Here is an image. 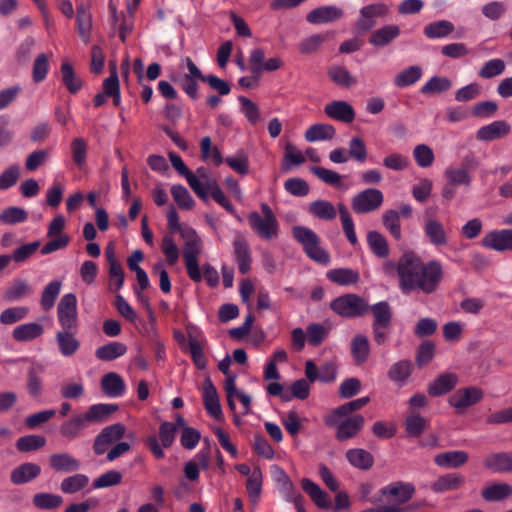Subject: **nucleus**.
Here are the masks:
<instances>
[{"mask_svg":"<svg viewBox=\"0 0 512 512\" xmlns=\"http://www.w3.org/2000/svg\"><path fill=\"white\" fill-rule=\"evenodd\" d=\"M443 266L438 260L424 261L412 251L400 256L399 288L404 295L435 293L443 279Z\"/></svg>","mask_w":512,"mask_h":512,"instance_id":"obj_1","label":"nucleus"},{"mask_svg":"<svg viewBox=\"0 0 512 512\" xmlns=\"http://www.w3.org/2000/svg\"><path fill=\"white\" fill-rule=\"evenodd\" d=\"M119 409L117 404L98 403L88 407L84 413H74L64 420L59 428L63 438L72 441L82 437L90 424L104 422Z\"/></svg>","mask_w":512,"mask_h":512,"instance_id":"obj_2","label":"nucleus"},{"mask_svg":"<svg viewBox=\"0 0 512 512\" xmlns=\"http://www.w3.org/2000/svg\"><path fill=\"white\" fill-rule=\"evenodd\" d=\"M260 209L261 213L252 211L248 214V224L259 238L272 241L279 236L280 225L278 219L267 203H262Z\"/></svg>","mask_w":512,"mask_h":512,"instance_id":"obj_3","label":"nucleus"},{"mask_svg":"<svg viewBox=\"0 0 512 512\" xmlns=\"http://www.w3.org/2000/svg\"><path fill=\"white\" fill-rule=\"evenodd\" d=\"M181 237L185 240L183 258L188 277L193 282H201L202 273L198 263V256L201 253V239L193 228L185 227L181 231Z\"/></svg>","mask_w":512,"mask_h":512,"instance_id":"obj_4","label":"nucleus"},{"mask_svg":"<svg viewBox=\"0 0 512 512\" xmlns=\"http://www.w3.org/2000/svg\"><path fill=\"white\" fill-rule=\"evenodd\" d=\"M292 236L302 245L310 259L323 265L330 262V255L320 247V237L312 229L305 226H294Z\"/></svg>","mask_w":512,"mask_h":512,"instance_id":"obj_5","label":"nucleus"},{"mask_svg":"<svg viewBox=\"0 0 512 512\" xmlns=\"http://www.w3.org/2000/svg\"><path fill=\"white\" fill-rule=\"evenodd\" d=\"M330 309L342 318L355 319L369 312V304L358 294L347 293L336 297L329 305Z\"/></svg>","mask_w":512,"mask_h":512,"instance_id":"obj_6","label":"nucleus"},{"mask_svg":"<svg viewBox=\"0 0 512 512\" xmlns=\"http://www.w3.org/2000/svg\"><path fill=\"white\" fill-rule=\"evenodd\" d=\"M389 12L390 6L384 2L363 6L359 11V18L355 23V29L359 33L368 32L375 27L377 18L386 17Z\"/></svg>","mask_w":512,"mask_h":512,"instance_id":"obj_7","label":"nucleus"},{"mask_svg":"<svg viewBox=\"0 0 512 512\" xmlns=\"http://www.w3.org/2000/svg\"><path fill=\"white\" fill-rule=\"evenodd\" d=\"M57 319L63 329H78L77 298L73 293L62 296L57 307Z\"/></svg>","mask_w":512,"mask_h":512,"instance_id":"obj_8","label":"nucleus"},{"mask_svg":"<svg viewBox=\"0 0 512 512\" xmlns=\"http://www.w3.org/2000/svg\"><path fill=\"white\" fill-rule=\"evenodd\" d=\"M383 200V193L379 189L368 188L352 198L351 206L355 213L366 214L377 210L382 205Z\"/></svg>","mask_w":512,"mask_h":512,"instance_id":"obj_9","label":"nucleus"},{"mask_svg":"<svg viewBox=\"0 0 512 512\" xmlns=\"http://www.w3.org/2000/svg\"><path fill=\"white\" fill-rule=\"evenodd\" d=\"M126 432V428L122 423H115L104 427L95 437L93 443V452L95 455H103L108 451L109 446L120 441Z\"/></svg>","mask_w":512,"mask_h":512,"instance_id":"obj_10","label":"nucleus"},{"mask_svg":"<svg viewBox=\"0 0 512 512\" xmlns=\"http://www.w3.org/2000/svg\"><path fill=\"white\" fill-rule=\"evenodd\" d=\"M483 397L484 392L482 389L470 386L458 389L449 397L448 402L456 409L457 413H461L462 410L479 403Z\"/></svg>","mask_w":512,"mask_h":512,"instance_id":"obj_11","label":"nucleus"},{"mask_svg":"<svg viewBox=\"0 0 512 512\" xmlns=\"http://www.w3.org/2000/svg\"><path fill=\"white\" fill-rule=\"evenodd\" d=\"M423 233L428 242L436 247H445L449 243V233L443 223L436 218H427L423 224Z\"/></svg>","mask_w":512,"mask_h":512,"instance_id":"obj_12","label":"nucleus"},{"mask_svg":"<svg viewBox=\"0 0 512 512\" xmlns=\"http://www.w3.org/2000/svg\"><path fill=\"white\" fill-rule=\"evenodd\" d=\"M481 245L497 252L512 251V230H492L482 238Z\"/></svg>","mask_w":512,"mask_h":512,"instance_id":"obj_13","label":"nucleus"},{"mask_svg":"<svg viewBox=\"0 0 512 512\" xmlns=\"http://www.w3.org/2000/svg\"><path fill=\"white\" fill-rule=\"evenodd\" d=\"M364 423L365 419L360 414L346 417L342 421L339 419L334 426L337 428L335 438L340 442L354 438L363 429Z\"/></svg>","mask_w":512,"mask_h":512,"instance_id":"obj_14","label":"nucleus"},{"mask_svg":"<svg viewBox=\"0 0 512 512\" xmlns=\"http://www.w3.org/2000/svg\"><path fill=\"white\" fill-rule=\"evenodd\" d=\"M233 254L238 270L245 275L251 270L252 254L250 246L241 234H237L233 240Z\"/></svg>","mask_w":512,"mask_h":512,"instance_id":"obj_15","label":"nucleus"},{"mask_svg":"<svg viewBox=\"0 0 512 512\" xmlns=\"http://www.w3.org/2000/svg\"><path fill=\"white\" fill-rule=\"evenodd\" d=\"M344 12L335 5H324L311 10L306 15V21L313 25H321L335 22L341 19Z\"/></svg>","mask_w":512,"mask_h":512,"instance_id":"obj_16","label":"nucleus"},{"mask_svg":"<svg viewBox=\"0 0 512 512\" xmlns=\"http://www.w3.org/2000/svg\"><path fill=\"white\" fill-rule=\"evenodd\" d=\"M379 492L382 496L391 497L397 504H404L413 497L415 487L412 483L397 481L382 487Z\"/></svg>","mask_w":512,"mask_h":512,"instance_id":"obj_17","label":"nucleus"},{"mask_svg":"<svg viewBox=\"0 0 512 512\" xmlns=\"http://www.w3.org/2000/svg\"><path fill=\"white\" fill-rule=\"evenodd\" d=\"M49 467L60 473H74L81 468V462L68 452L52 453L48 458Z\"/></svg>","mask_w":512,"mask_h":512,"instance_id":"obj_18","label":"nucleus"},{"mask_svg":"<svg viewBox=\"0 0 512 512\" xmlns=\"http://www.w3.org/2000/svg\"><path fill=\"white\" fill-rule=\"evenodd\" d=\"M369 401L370 398L368 396H365L344 403L335 408L334 410H332V412L324 418V422L328 427L335 426L338 423L339 419H342L344 417H350L349 415L351 413L361 409L366 404H368Z\"/></svg>","mask_w":512,"mask_h":512,"instance_id":"obj_19","label":"nucleus"},{"mask_svg":"<svg viewBox=\"0 0 512 512\" xmlns=\"http://www.w3.org/2000/svg\"><path fill=\"white\" fill-rule=\"evenodd\" d=\"M511 131L510 124L505 120H496L480 127L476 132L479 141L490 142L504 138Z\"/></svg>","mask_w":512,"mask_h":512,"instance_id":"obj_20","label":"nucleus"},{"mask_svg":"<svg viewBox=\"0 0 512 512\" xmlns=\"http://www.w3.org/2000/svg\"><path fill=\"white\" fill-rule=\"evenodd\" d=\"M78 329H63L59 330L55 335V340L59 352L64 357H71L80 348V341L76 338Z\"/></svg>","mask_w":512,"mask_h":512,"instance_id":"obj_21","label":"nucleus"},{"mask_svg":"<svg viewBox=\"0 0 512 512\" xmlns=\"http://www.w3.org/2000/svg\"><path fill=\"white\" fill-rule=\"evenodd\" d=\"M324 112L329 118L343 123H351L355 119L354 108L343 100H336L326 104Z\"/></svg>","mask_w":512,"mask_h":512,"instance_id":"obj_22","label":"nucleus"},{"mask_svg":"<svg viewBox=\"0 0 512 512\" xmlns=\"http://www.w3.org/2000/svg\"><path fill=\"white\" fill-rule=\"evenodd\" d=\"M203 403L209 415L217 420L221 419L222 409L218 393L209 377H207L203 383Z\"/></svg>","mask_w":512,"mask_h":512,"instance_id":"obj_23","label":"nucleus"},{"mask_svg":"<svg viewBox=\"0 0 512 512\" xmlns=\"http://www.w3.org/2000/svg\"><path fill=\"white\" fill-rule=\"evenodd\" d=\"M41 474V467L32 462H25L11 471L10 480L15 485H22L36 479Z\"/></svg>","mask_w":512,"mask_h":512,"instance_id":"obj_24","label":"nucleus"},{"mask_svg":"<svg viewBox=\"0 0 512 512\" xmlns=\"http://www.w3.org/2000/svg\"><path fill=\"white\" fill-rule=\"evenodd\" d=\"M458 383L455 373H443L428 385V393L432 397L442 396L451 392Z\"/></svg>","mask_w":512,"mask_h":512,"instance_id":"obj_25","label":"nucleus"},{"mask_svg":"<svg viewBox=\"0 0 512 512\" xmlns=\"http://www.w3.org/2000/svg\"><path fill=\"white\" fill-rule=\"evenodd\" d=\"M483 465L494 473L512 472V455L507 452L489 454L484 459Z\"/></svg>","mask_w":512,"mask_h":512,"instance_id":"obj_26","label":"nucleus"},{"mask_svg":"<svg viewBox=\"0 0 512 512\" xmlns=\"http://www.w3.org/2000/svg\"><path fill=\"white\" fill-rule=\"evenodd\" d=\"M301 486L318 508L330 509L332 507L329 495L318 484L308 478H303Z\"/></svg>","mask_w":512,"mask_h":512,"instance_id":"obj_27","label":"nucleus"},{"mask_svg":"<svg viewBox=\"0 0 512 512\" xmlns=\"http://www.w3.org/2000/svg\"><path fill=\"white\" fill-rule=\"evenodd\" d=\"M101 389L108 397L117 398L123 396L126 390V385L119 374L109 372L101 379Z\"/></svg>","mask_w":512,"mask_h":512,"instance_id":"obj_28","label":"nucleus"},{"mask_svg":"<svg viewBox=\"0 0 512 512\" xmlns=\"http://www.w3.org/2000/svg\"><path fill=\"white\" fill-rule=\"evenodd\" d=\"M400 27L394 24L376 29L369 37V43L376 47H385L399 37Z\"/></svg>","mask_w":512,"mask_h":512,"instance_id":"obj_29","label":"nucleus"},{"mask_svg":"<svg viewBox=\"0 0 512 512\" xmlns=\"http://www.w3.org/2000/svg\"><path fill=\"white\" fill-rule=\"evenodd\" d=\"M327 279L339 286H351L360 281V274L352 268H334L326 273Z\"/></svg>","mask_w":512,"mask_h":512,"instance_id":"obj_30","label":"nucleus"},{"mask_svg":"<svg viewBox=\"0 0 512 512\" xmlns=\"http://www.w3.org/2000/svg\"><path fill=\"white\" fill-rule=\"evenodd\" d=\"M350 351L357 365L365 363L370 355V342L368 337L363 334H356L351 340Z\"/></svg>","mask_w":512,"mask_h":512,"instance_id":"obj_31","label":"nucleus"},{"mask_svg":"<svg viewBox=\"0 0 512 512\" xmlns=\"http://www.w3.org/2000/svg\"><path fill=\"white\" fill-rule=\"evenodd\" d=\"M349 464L360 470H369L374 465L373 455L362 448H351L345 453Z\"/></svg>","mask_w":512,"mask_h":512,"instance_id":"obj_32","label":"nucleus"},{"mask_svg":"<svg viewBox=\"0 0 512 512\" xmlns=\"http://www.w3.org/2000/svg\"><path fill=\"white\" fill-rule=\"evenodd\" d=\"M468 458L467 452L456 450L437 454L434 457V462L443 468H459L468 461Z\"/></svg>","mask_w":512,"mask_h":512,"instance_id":"obj_33","label":"nucleus"},{"mask_svg":"<svg viewBox=\"0 0 512 512\" xmlns=\"http://www.w3.org/2000/svg\"><path fill=\"white\" fill-rule=\"evenodd\" d=\"M465 483V477L459 473H448L440 476L433 484L432 490L437 493L458 490Z\"/></svg>","mask_w":512,"mask_h":512,"instance_id":"obj_34","label":"nucleus"},{"mask_svg":"<svg viewBox=\"0 0 512 512\" xmlns=\"http://www.w3.org/2000/svg\"><path fill=\"white\" fill-rule=\"evenodd\" d=\"M127 350V346L124 343L112 341L99 346L95 350V357L101 361H113L125 355Z\"/></svg>","mask_w":512,"mask_h":512,"instance_id":"obj_35","label":"nucleus"},{"mask_svg":"<svg viewBox=\"0 0 512 512\" xmlns=\"http://www.w3.org/2000/svg\"><path fill=\"white\" fill-rule=\"evenodd\" d=\"M308 211L311 215L320 220L332 221L337 216L338 208L336 209L328 200L319 199L309 204Z\"/></svg>","mask_w":512,"mask_h":512,"instance_id":"obj_36","label":"nucleus"},{"mask_svg":"<svg viewBox=\"0 0 512 512\" xmlns=\"http://www.w3.org/2000/svg\"><path fill=\"white\" fill-rule=\"evenodd\" d=\"M481 495L488 502L502 501L512 496V486L507 483H493L483 488Z\"/></svg>","mask_w":512,"mask_h":512,"instance_id":"obj_37","label":"nucleus"},{"mask_svg":"<svg viewBox=\"0 0 512 512\" xmlns=\"http://www.w3.org/2000/svg\"><path fill=\"white\" fill-rule=\"evenodd\" d=\"M335 134L336 130L331 124L317 123L306 130L304 137L307 142H317L331 140Z\"/></svg>","mask_w":512,"mask_h":512,"instance_id":"obj_38","label":"nucleus"},{"mask_svg":"<svg viewBox=\"0 0 512 512\" xmlns=\"http://www.w3.org/2000/svg\"><path fill=\"white\" fill-rule=\"evenodd\" d=\"M444 178L456 187H470L473 181L472 174L467 169L459 166L447 167L444 171Z\"/></svg>","mask_w":512,"mask_h":512,"instance_id":"obj_39","label":"nucleus"},{"mask_svg":"<svg viewBox=\"0 0 512 512\" xmlns=\"http://www.w3.org/2000/svg\"><path fill=\"white\" fill-rule=\"evenodd\" d=\"M455 29L454 24L448 20H437L427 24L423 34L429 39L445 38Z\"/></svg>","mask_w":512,"mask_h":512,"instance_id":"obj_40","label":"nucleus"},{"mask_svg":"<svg viewBox=\"0 0 512 512\" xmlns=\"http://www.w3.org/2000/svg\"><path fill=\"white\" fill-rule=\"evenodd\" d=\"M43 332L44 328L42 325L31 322L17 326L13 330L12 336L18 342H26L38 338Z\"/></svg>","mask_w":512,"mask_h":512,"instance_id":"obj_41","label":"nucleus"},{"mask_svg":"<svg viewBox=\"0 0 512 512\" xmlns=\"http://www.w3.org/2000/svg\"><path fill=\"white\" fill-rule=\"evenodd\" d=\"M369 311L373 315L372 325L390 326L392 324V309L387 301H380L369 306Z\"/></svg>","mask_w":512,"mask_h":512,"instance_id":"obj_42","label":"nucleus"},{"mask_svg":"<svg viewBox=\"0 0 512 512\" xmlns=\"http://www.w3.org/2000/svg\"><path fill=\"white\" fill-rule=\"evenodd\" d=\"M367 243L372 253L378 258H387L390 248L386 238L378 231H370L367 234Z\"/></svg>","mask_w":512,"mask_h":512,"instance_id":"obj_43","label":"nucleus"},{"mask_svg":"<svg viewBox=\"0 0 512 512\" xmlns=\"http://www.w3.org/2000/svg\"><path fill=\"white\" fill-rule=\"evenodd\" d=\"M421 77V67L413 65L399 72L394 77L393 84L398 88H405L414 85Z\"/></svg>","mask_w":512,"mask_h":512,"instance_id":"obj_44","label":"nucleus"},{"mask_svg":"<svg viewBox=\"0 0 512 512\" xmlns=\"http://www.w3.org/2000/svg\"><path fill=\"white\" fill-rule=\"evenodd\" d=\"M413 371V365L409 360H400L394 363L389 371L388 377L391 381L403 385L406 383L408 378L411 376Z\"/></svg>","mask_w":512,"mask_h":512,"instance_id":"obj_45","label":"nucleus"},{"mask_svg":"<svg viewBox=\"0 0 512 512\" xmlns=\"http://www.w3.org/2000/svg\"><path fill=\"white\" fill-rule=\"evenodd\" d=\"M89 484V478L85 474H73L62 480L60 490L64 494H75L85 489Z\"/></svg>","mask_w":512,"mask_h":512,"instance_id":"obj_46","label":"nucleus"},{"mask_svg":"<svg viewBox=\"0 0 512 512\" xmlns=\"http://www.w3.org/2000/svg\"><path fill=\"white\" fill-rule=\"evenodd\" d=\"M33 505L40 510H55L63 503L62 496L52 493H36L32 498Z\"/></svg>","mask_w":512,"mask_h":512,"instance_id":"obj_47","label":"nucleus"},{"mask_svg":"<svg viewBox=\"0 0 512 512\" xmlns=\"http://www.w3.org/2000/svg\"><path fill=\"white\" fill-rule=\"evenodd\" d=\"M61 81L71 94H76L82 88V81L76 76L72 65L64 62L61 65Z\"/></svg>","mask_w":512,"mask_h":512,"instance_id":"obj_48","label":"nucleus"},{"mask_svg":"<svg viewBox=\"0 0 512 512\" xmlns=\"http://www.w3.org/2000/svg\"><path fill=\"white\" fill-rule=\"evenodd\" d=\"M206 188L209 190V194L215 202H217L221 207H223L228 213L236 216L237 219L240 220V218L237 216V213L233 205L226 198L225 194L221 190L216 180H207Z\"/></svg>","mask_w":512,"mask_h":512,"instance_id":"obj_49","label":"nucleus"},{"mask_svg":"<svg viewBox=\"0 0 512 512\" xmlns=\"http://www.w3.org/2000/svg\"><path fill=\"white\" fill-rule=\"evenodd\" d=\"M383 226L387 229L390 235L395 240H400L402 237L401 224L399 213L397 210L389 209L383 213L382 216Z\"/></svg>","mask_w":512,"mask_h":512,"instance_id":"obj_50","label":"nucleus"},{"mask_svg":"<svg viewBox=\"0 0 512 512\" xmlns=\"http://www.w3.org/2000/svg\"><path fill=\"white\" fill-rule=\"evenodd\" d=\"M61 285V281L54 280L45 286L40 300L41 307L44 311H49L53 308L60 293Z\"/></svg>","mask_w":512,"mask_h":512,"instance_id":"obj_51","label":"nucleus"},{"mask_svg":"<svg viewBox=\"0 0 512 512\" xmlns=\"http://www.w3.org/2000/svg\"><path fill=\"white\" fill-rule=\"evenodd\" d=\"M338 212L340 215V220L342 223L343 231L347 240L352 244L356 245L358 242L354 222L352 217L347 209V207L343 203L338 204Z\"/></svg>","mask_w":512,"mask_h":512,"instance_id":"obj_52","label":"nucleus"},{"mask_svg":"<svg viewBox=\"0 0 512 512\" xmlns=\"http://www.w3.org/2000/svg\"><path fill=\"white\" fill-rule=\"evenodd\" d=\"M71 156L75 165L81 169L86 164L88 144L81 137L74 138L70 144Z\"/></svg>","mask_w":512,"mask_h":512,"instance_id":"obj_53","label":"nucleus"},{"mask_svg":"<svg viewBox=\"0 0 512 512\" xmlns=\"http://www.w3.org/2000/svg\"><path fill=\"white\" fill-rule=\"evenodd\" d=\"M201 157L203 160L211 159L215 166H220L225 162L221 152L217 147H212V140L209 136H205L200 141Z\"/></svg>","mask_w":512,"mask_h":512,"instance_id":"obj_54","label":"nucleus"},{"mask_svg":"<svg viewBox=\"0 0 512 512\" xmlns=\"http://www.w3.org/2000/svg\"><path fill=\"white\" fill-rule=\"evenodd\" d=\"M330 328L320 323H311L306 327V335L308 343L317 347L323 343L328 337Z\"/></svg>","mask_w":512,"mask_h":512,"instance_id":"obj_55","label":"nucleus"},{"mask_svg":"<svg viewBox=\"0 0 512 512\" xmlns=\"http://www.w3.org/2000/svg\"><path fill=\"white\" fill-rule=\"evenodd\" d=\"M28 219V212L20 207L11 206L0 213V222L6 225L23 223Z\"/></svg>","mask_w":512,"mask_h":512,"instance_id":"obj_56","label":"nucleus"},{"mask_svg":"<svg viewBox=\"0 0 512 512\" xmlns=\"http://www.w3.org/2000/svg\"><path fill=\"white\" fill-rule=\"evenodd\" d=\"M452 86V82L447 77L433 76L422 87L423 94H437L448 91Z\"/></svg>","mask_w":512,"mask_h":512,"instance_id":"obj_57","label":"nucleus"},{"mask_svg":"<svg viewBox=\"0 0 512 512\" xmlns=\"http://www.w3.org/2000/svg\"><path fill=\"white\" fill-rule=\"evenodd\" d=\"M46 438L42 435H27L20 437L16 442V448L20 452L36 451L44 447Z\"/></svg>","mask_w":512,"mask_h":512,"instance_id":"obj_58","label":"nucleus"},{"mask_svg":"<svg viewBox=\"0 0 512 512\" xmlns=\"http://www.w3.org/2000/svg\"><path fill=\"white\" fill-rule=\"evenodd\" d=\"M505 62L500 58L486 61L478 71V76L483 79H491L501 75L505 71Z\"/></svg>","mask_w":512,"mask_h":512,"instance_id":"obj_59","label":"nucleus"},{"mask_svg":"<svg viewBox=\"0 0 512 512\" xmlns=\"http://www.w3.org/2000/svg\"><path fill=\"white\" fill-rule=\"evenodd\" d=\"M246 490L253 502H256L262 490V472L259 467H255L246 481Z\"/></svg>","mask_w":512,"mask_h":512,"instance_id":"obj_60","label":"nucleus"},{"mask_svg":"<svg viewBox=\"0 0 512 512\" xmlns=\"http://www.w3.org/2000/svg\"><path fill=\"white\" fill-rule=\"evenodd\" d=\"M427 420L420 414L413 413L405 420V431L411 437H419L427 427Z\"/></svg>","mask_w":512,"mask_h":512,"instance_id":"obj_61","label":"nucleus"},{"mask_svg":"<svg viewBox=\"0 0 512 512\" xmlns=\"http://www.w3.org/2000/svg\"><path fill=\"white\" fill-rule=\"evenodd\" d=\"M413 158L419 167L428 168L433 164L435 155L428 145L419 144L413 149Z\"/></svg>","mask_w":512,"mask_h":512,"instance_id":"obj_62","label":"nucleus"},{"mask_svg":"<svg viewBox=\"0 0 512 512\" xmlns=\"http://www.w3.org/2000/svg\"><path fill=\"white\" fill-rule=\"evenodd\" d=\"M225 163L240 175H246L249 171V159L243 149L238 150L235 156L226 157Z\"/></svg>","mask_w":512,"mask_h":512,"instance_id":"obj_63","label":"nucleus"},{"mask_svg":"<svg viewBox=\"0 0 512 512\" xmlns=\"http://www.w3.org/2000/svg\"><path fill=\"white\" fill-rule=\"evenodd\" d=\"M331 80L342 87H350L356 83V80L343 66H333L328 70Z\"/></svg>","mask_w":512,"mask_h":512,"instance_id":"obj_64","label":"nucleus"}]
</instances>
